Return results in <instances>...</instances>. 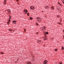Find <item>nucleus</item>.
Wrapping results in <instances>:
<instances>
[{"instance_id":"28","label":"nucleus","mask_w":64,"mask_h":64,"mask_svg":"<svg viewBox=\"0 0 64 64\" xmlns=\"http://www.w3.org/2000/svg\"><path fill=\"white\" fill-rule=\"evenodd\" d=\"M7 12H8H8H9V10H7Z\"/></svg>"},{"instance_id":"1","label":"nucleus","mask_w":64,"mask_h":64,"mask_svg":"<svg viewBox=\"0 0 64 64\" xmlns=\"http://www.w3.org/2000/svg\"><path fill=\"white\" fill-rule=\"evenodd\" d=\"M48 62V61L46 60H45L43 62V64H47V62Z\"/></svg>"},{"instance_id":"2","label":"nucleus","mask_w":64,"mask_h":64,"mask_svg":"<svg viewBox=\"0 0 64 64\" xmlns=\"http://www.w3.org/2000/svg\"><path fill=\"white\" fill-rule=\"evenodd\" d=\"M37 42L38 43H41V40H37Z\"/></svg>"},{"instance_id":"43","label":"nucleus","mask_w":64,"mask_h":64,"mask_svg":"<svg viewBox=\"0 0 64 64\" xmlns=\"http://www.w3.org/2000/svg\"><path fill=\"white\" fill-rule=\"evenodd\" d=\"M14 24H16V23H14Z\"/></svg>"},{"instance_id":"3","label":"nucleus","mask_w":64,"mask_h":64,"mask_svg":"<svg viewBox=\"0 0 64 64\" xmlns=\"http://www.w3.org/2000/svg\"><path fill=\"white\" fill-rule=\"evenodd\" d=\"M24 12H25V14H27V13L28 12V10H24Z\"/></svg>"},{"instance_id":"10","label":"nucleus","mask_w":64,"mask_h":64,"mask_svg":"<svg viewBox=\"0 0 64 64\" xmlns=\"http://www.w3.org/2000/svg\"><path fill=\"white\" fill-rule=\"evenodd\" d=\"M45 34H49V32H46L45 33Z\"/></svg>"},{"instance_id":"24","label":"nucleus","mask_w":64,"mask_h":64,"mask_svg":"<svg viewBox=\"0 0 64 64\" xmlns=\"http://www.w3.org/2000/svg\"><path fill=\"white\" fill-rule=\"evenodd\" d=\"M10 18H9V19H11V16H10Z\"/></svg>"},{"instance_id":"25","label":"nucleus","mask_w":64,"mask_h":64,"mask_svg":"<svg viewBox=\"0 0 64 64\" xmlns=\"http://www.w3.org/2000/svg\"><path fill=\"white\" fill-rule=\"evenodd\" d=\"M63 38H64V35H63Z\"/></svg>"},{"instance_id":"12","label":"nucleus","mask_w":64,"mask_h":64,"mask_svg":"<svg viewBox=\"0 0 64 64\" xmlns=\"http://www.w3.org/2000/svg\"><path fill=\"white\" fill-rule=\"evenodd\" d=\"M12 22H13V23H16V21H15V20H14Z\"/></svg>"},{"instance_id":"33","label":"nucleus","mask_w":64,"mask_h":64,"mask_svg":"<svg viewBox=\"0 0 64 64\" xmlns=\"http://www.w3.org/2000/svg\"><path fill=\"white\" fill-rule=\"evenodd\" d=\"M48 7H49V6H46V7H47V8Z\"/></svg>"},{"instance_id":"39","label":"nucleus","mask_w":64,"mask_h":64,"mask_svg":"<svg viewBox=\"0 0 64 64\" xmlns=\"http://www.w3.org/2000/svg\"><path fill=\"white\" fill-rule=\"evenodd\" d=\"M63 32H64V30H63Z\"/></svg>"},{"instance_id":"31","label":"nucleus","mask_w":64,"mask_h":64,"mask_svg":"<svg viewBox=\"0 0 64 64\" xmlns=\"http://www.w3.org/2000/svg\"><path fill=\"white\" fill-rule=\"evenodd\" d=\"M30 9H32V8H31V7H30Z\"/></svg>"},{"instance_id":"27","label":"nucleus","mask_w":64,"mask_h":64,"mask_svg":"<svg viewBox=\"0 0 64 64\" xmlns=\"http://www.w3.org/2000/svg\"><path fill=\"white\" fill-rule=\"evenodd\" d=\"M33 7V6H31L30 7H31V8H32Z\"/></svg>"},{"instance_id":"13","label":"nucleus","mask_w":64,"mask_h":64,"mask_svg":"<svg viewBox=\"0 0 64 64\" xmlns=\"http://www.w3.org/2000/svg\"><path fill=\"white\" fill-rule=\"evenodd\" d=\"M8 30L9 31H12V30H11V29H9Z\"/></svg>"},{"instance_id":"5","label":"nucleus","mask_w":64,"mask_h":64,"mask_svg":"<svg viewBox=\"0 0 64 64\" xmlns=\"http://www.w3.org/2000/svg\"><path fill=\"white\" fill-rule=\"evenodd\" d=\"M6 0H4V5H5L6 4Z\"/></svg>"},{"instance_id":"38","label":"nucleus","mask_w":64,"mask_h":64,"mask_svg":"<svg viewBox=\"0 0 64 64\" xmlns=\"http://www.w3.org/2000/svg\"><path fill=\"white\" fill-rule=\"evenodd\" d=\"M44 28H45V26H44Z\"/></svg>"},{"instance_id":"36","label":"nucleus","mask_w":64,"mask_h":64,"mask_svg":"<svg viewBox=\"0 0 64 64\" xmlns=\"http://www.w3.org/2000/svg\"><path fill=\"white\" fill-rule=\"evenodd\" d=\"M36 34H38V32H37V33H36Z\"/></svg>"},{"instance_id":"35","label":"nucleus","mask_w":64,"mask_h":64,"mask_svg":"<svg viewBox=\"0 0 64 64\" xmlns=\"http://www.w3.org/2000/svg\"><path fill=\"white\" fill-rule=\"evenodd\" d=\"M37 19H39V18H37Z\"/></svg>"},{"instance_id":"22","label":"nucleus","mask_w":64,"mask_h":64,"mask_svg":"<svg viewBox=\"0 0 64 64\" xmlns=\"http://www.w3.org/2000/svg\"><path fill=\"white\" fill-rule=\"evenodd\" d=\"M60 6H62V5L61 4H60Z\"/></svg>"},{"instance_id":"42","label":"nucleus","mask_w":64,"mask_h":64,"mask_svg":"<svg viewBox=\"0 0 64 64\" xmlns=\"http://www.w3.org/2000/svg\"><path fill=\"white\" fill-rule=\"evenodd\" d=\"M32 60H34V59H33Z\"/></svg>"},{"instance_id":"45","label":"nucleus","mask_w":64,"mask_h":64,"mask_svg":"<svg viewBox=\"0 0 64 64\" xmlns=\"http://www.w3.org/2000/svg\"><path fill=\"white\" fill-rule=\"evenodd\" d=\"M12 24H14V23H12Z\"/></svg>"},{"instance_id":"48","label":"nucleus","mask_w":64,"mask_h":64,"mask_svg":"<svg viewBox=\"0 0 64 64\" xmlns=\"http://www.w3.org/2000/svg\"><path fill=\"white\" fill-rule=\"evenodd\" d=\"M18 1H19V0H18Z\"/></svg>"},{"instance_id":"46","label":"nucleus","mask_w":64,"mask_h":64,"mask_svg":"<svg viewBox=\"0 0 64 64\" xmlns=\"http://www.w3.org/2000/svg\"><path fill=\"white\" fill-rule=\"evenodd\" d=\"M42 12H43V11H42Z\"/></svg>"},{"instance_id":"30","label":"nucleus","mask_w":64,"mask_h":64,"mask_svg":"<svg viewBox=\"0 0 64 64\" xmlns=\"http://www.w3.org/2000/svg\"><path fill=\"white\" fill-rule=\"evenodd\" d=\"M58 24H60H60H61L59 22L58 23Z\"/></svg>"},{"instance_id":"23","label":"nucleus","mask_w":64,"mask_h":64,"mask_svg":"<svg viewBox=\"0 0 64 64\" xmlns=\"http://www.w3.org/2000/svg\"><path fill=\"white\" fill-rule=\"evenodd\" d=\"M11 13V12H10V11H9L8 12V13Z\"/></svg>"},{"instance_id":"16","label":"nucleus","mask_w":64,"mask_h":64,"mask_svg":"<svg viewBox=\"0 0 64 64\" xmlns=\"http://www.w3.org/2000/svg\"><path fill=\"white\" fill-rule=\"evenodd\" d=\"M36 25L37 26H38V24L37 22L36 23Z\"/></svg>"},{"instance_id":"26","label":"nucleus","mask_w":64,"mask_h":64,"mask_svg":"<svg viewBox=\"0 0 64 64\" xmlns=\"http://www.w3.org/2000/svg\"><path fill=\"white\" fill-rule=\"evenodd\" d=\"M32 8H33V9H34V8H35L34 7H32Z\"/></svg>"},{"instance_id":"17","label":"nucleus","mask_w":64,"mask_h":64,"mask_svg":"<svg viewBox=\"0 0 64 64\" xmlns=\"http://www.w3.org/2000/svg\"><path fill=\"white\" fill-rule=\"evenodd\" d=\"M1 54H4V53H3V52H1Z\"/></svg>"},{"instance_id":"19","label":"nucleus","mask_w":64,"mask_h":64,"mask_svg":"<svg viewBox=\"0 0 64 64\" xmlns=\"http://www.w3.org/2000/svg\"><path fill=\"white\" fill-rule=\"evenodd\" d=\"M60 17V16L59 15L58 16H57V17H58V18H59Z\"/></svg>"},{"instance_id":"4","label":"nucleus","mask_w":64,"mask_h":64,"mask_svg":"<svg viewBox=\"0 0 64 64\" xmlns=\"http://www.w3.org/2000/svg\"><path fill=\"white\" fill-rule=\"evenodd\" d=\"M27 64H32L31 62H26Z\"/></svg>"},{"instance_id":"32","label":"nucleus","mask_w":64,"mask_h":64,"mask_svg":"<svg viewBox=\"0 0 64 64\" xmlns=\"http://www.w3.org/2000/svg\"><path fill=\"white\" fill-rule=\"evenodd\" d=\"M58 4H59L60 5V3H59V2H58Z\"/></svg>"},{"instance_id":"47","label":"nucleus","mask_w":64,"mask_h":64,"mask_svg":"<svg viewBox=\"0 0 64 64\" xmlns=\"http://www.w3.org/2000/svg\"><path fill=\"white\" fill-rule=\"evenodd\" d=\"M60 21H61V20H60Z\"/></svg>"},{"instance_id":"9","label":"nucleus","mask_w":64,"mask_h":64,"mask_svg":"<svg viewBox=\"0 0 64 64\" xmlns=\"http://www.w3.org/2000/svg\"><path fill=\"white\" fill-rule=\"evenodd\" d=\"M51 9H52V10H54V7L52 6H51Z\"/></svg>"},{"instance_id":"34","label":"nucleus","mask_w":64,"mask_h":64,"mask_svg":"<svg viewBox=\"0 0 64 64\" xmlns=\"http://www.w3.org/2000/svg\"><path fill=\"white\" fill-rule=\"evenodd\" d=\"M62 2L64 3V2L62 1Z\"/></svg>"},{"instance_id":"21","label":"nucleus","mask_w":64,"mask_h":64,"mask_svg":"<svg viewBox=\"0 0 64 64\" xmlns=\"http://www.w3.org/2000/svg\"><path fill=\"white\" fill-rule=\"evenodd\" d=\"M27 15L28 16H29V13H28L27 14Z\"/></svg>"},{"instance_id":"7","label":"nucleus","mask_w":64,"mask_h":64,"mask_svg":"<svg viewBox=\"0 0 64 64\" xmlns=\"http://www.w3.org/2000/svg\"><path fill=\"white\" fill-rule=\"evenodd\" d=\"M41 28L42 29L41 30H44L45 29V28H44V27Z\"/></svg>"},{"instance_id":"37","label":"nucleus","mask_w":64,"mask_h":64,"mask_svg":"<svg viewBox=\"0 0 64 64\" xmlns=\"http://www.w3.org/2000/svg\"><path fill=\"white\" fill-rule=\"evenodd\" d=\"M32 10H34V8H32Z\"/></svg>"},{"instance_id":"41","label":"nucleus","mask_w":64,"mask_h":64,"mask_svg":"<svg viewBox=\"0 0 64 64\" xmlns=\"http://www.w3.org/2000/svg\"><path fill=\"white\" fill-rule=\"evenodd\" d=\"M47 28L46 27H45V28Z\"/></svg>"},{"instance_id":"14","label":"nucleus","mask_w":64,"mask_h":64,"mask_svg":"<svg viewBox=\"0 0 64 64\" xmlns=\"http://www.w3.org/2000/svg\"><path fill=\"white\" fill-rule=\"evenodd\" d=\"M62 50H64V47H63V46H62Z\"/></svg>"},{"instance_id":"18","label":"nucleus","mask_w":64,"mask_h":64,"mask_svg":"<svg viewBox=\"0 0 64 64\" xmlns=\"http://www.w3.org/2000/svg\"><path fill=\"white\" fill-rule=\"evenodd\" d=\"M59 64H62V62H59Z\"/></svg>"},{"instance_id":"8","label":"nucleus","mask_w":64,"mask_h":64,"mask_svg":"<svg viewBox=\"0 0 64 64\" xmlns=\"http://www.w3.org/2000/svg\"><path fill=\"white\" fill-rule=\"evenodd\" d=\"M39 20H37V21L38 22H39V21H41V18H39V19H38Z\"/></svg>"},{"instance_id":"29","label":"nucleus","mask_w":64,"mask_h":64,"mask_svg":"<svg viewBox=\"0 0 64 64\" xmlns=\"http://www.w3.org/2000/svg\"><path fill=\"white\" fill-rule=\"evenodd\" d=\"M9 22H10V19H9Z\"/></svg>"},{"instance_id":"6","label":"nucleus","mask_w":64,"mask_h":64,"mask_svg":"<svg viewBox=\"0 0 64 64\" xmlns=\"http://www.w3.org/2000/svg\"><path fill=\"white\" fill-rule=\"evenodd\" d=\"M46 39H47V38H46V36H45V37L44 38V40H46Z\"/></svg>"},{"instance_id":"44","label":"nucleus","mask_w":64,"mask_h":64,"mask_svg":"<svg viewBox=\"0 0 64 64\" xmlns=\"http://www.w3.org/2000/svg\"><path fill=\"white\" fill-rule=\"evenodd\" d=\"M38 22H41V21H39Z\"/></svg>"},{"instance_id":"40","label":"nucleus","mask_w":64,"mask_h":64,"mask_svg":"<svg viewBox=\"0 0 64 64\" xmlns=\"http://www.w3.org/2000/svg\"><path fill=\"white\" fill-rule=\"evenodd\" d=\"M64 1V0H62V2H63V1Z\"/></svg>"},{"instance_id":"15","label":"nucleus","mask_w":64,"mask_h":64,"mask_svg":"<svg viewBox=\"0 0 64 64\" xmlns=\"http://www.w3.org/2000/svg\"><path fill=\"white\" fill-rule=\"evenodd\" d=\"M54 50L55 51H57V49L56 48Z\"/></svg>"},{"instance_id":"11","label":"nucleus","mask_w":64,"mask_h":64,"mask_svg":"<svg viewBox=\"0 0 64 64\" xmlns=\"http://www.w3.org/2000/svg\"><path fill=\"white\" fill-rule=\"evenodd\" d=\"M30 20H32L33 19V18L32 17H30Z\"/></svg>"},{"instance_id":"20","label":"nucleus","mask_w":64,"mask_h":64,"mask_svg":"<svg viewBox=\"0 0 64 64\" xmlns=\"http://www.w3.org/2000/svg\"><path fill=\"white\" fill-rule=\"evenodd\" d=\"M7 24H9V22H7Z\"/></svg>"}]
</instances>
